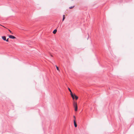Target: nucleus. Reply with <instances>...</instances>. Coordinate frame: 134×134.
I'll list each match as a JSON object with an SVG mask.
<instances>
[{
  "label": "nucleus",
  "mask_w": 134,
  "mask_h": 134,
  "mask_svg": "<svg viewBox=\"0 0 134 134\" xmlns=\"http://www.w3.org/2000/svg\"><path fill=\"white\" fill-rule=\"evenodd\" d=\"M73 105L74 107L75 108V111H77V103L75 102H74L73 103Z\"/></svg>",
  "instance_id": "obj_1"
},
{
  "label": "nucleus",
  "mask_w": 134,
  "mask_h": 134,
  "mask_svg": "<svg viewBox=\"0 0 134 134\" xmlns=\"http://www.w3.org/2000/svg\"><path fill=\"white\" fill-rule=\"evenodd\" d=\"M73 95H74V97H75V98L76 100H77L78 99V97L77 96H76L75 94H73Z\"/></svg>",
  "instance_id": "obj_6"
},
{
  "label": "nucleus",
  "mask_w": 134,
  "mask_h": 134,
  "mask_svg": "<svg viewBox=\"0 0 134 134\" xmlns=\"http://www.w3.org/2000/svg\"><path fill=\"white\" fill-rule=\"evenodd\" d=\"M68 89L70 92V94L71 95V96L72 98L73 99H74V95L73 94H72V92L71 90L70 89V88H68Z\"/></svg>",
  "instance_id": "obj_2"
},
{
  "label": "nucleus",
  "mask_w": 134,
  "mask_h": 134,
  "mask_svg": "<svg viewBox=\"0 0 134 134\" xmlns=\"http://www.w3.org/2000/svg\"><path fill=\"white\" fill-rule=\"evenodd\" d=\"M2 38L4 40H6V38L5 36H2Z\"/></svg>",
  "instance_id": "obj_5"
},
{
  "label": "nucleus",
  "mask_w": 134,
  "mask_h": 134,
  "mask_svg": "<svg viewBox=\"0 0 134 134\" xmlns=\"http://www.w3.org/2000/svg\"><path fill=\"white\" fill-rule=\"evenodd\" d=\"M74 7V6H72L69 7V9H71L73 8Z\"/></svg>",
  "instance_id": "obj_9"
},
{
  "label": "nucleus",
  "mask_w": 134,
  "mask_h": 134,
  "mask_svg": "<svg viewBox=\"0 0 134 134\" xmlns=\"http://www.w3.org/2000/svg\"><path fill=\"white\" fill-rule=\"evenodd\" d=\"M8 39H9V38H8L7 40L6 39V40H5V41H6L7 42H8L9 41Z\"/></svg>",
  "instance_id": "obj_12"
},
{
  "label": "nucleus",
  "mask_w": 134,
  "mask_h": 134,
  "mask_svg": "<svg viewBox=\"0 0 134 134\" xmlns=\"http://www.w3.org/2000/svg\"><path fill=\"white\" fill-rule=\"evenodd\" d=\"M9 38L12 39H14L16 38V37H15L12 35H9Z\"/></svg>",
  "instance_id": "obj_3"
},
{
  "label": "nucleus",
  "mask_w": 134,
  "mask_h": 134,
  "mask_svg": "<svg viewBox=\"0 0 134 134\" xmlns=\"http://www.w3.org/2000/svg\"><path fill=\"white\" fill-rule=\"evenodd\" d=\"M73 117H74V120H75L76 118H75V116H73Z\"/></svg>",
  "instance_id": "obj_13"
},
{
  "label": "nucleus",
  "mask_w": 134,
  "mask_h": 134,
  "mask_svg": "<svg viewBox=\"0 0 134 134\" xmlns=\"http://www.w3.org/2000/svg\"><path fill=\"white\" fill-rule=\"evenodd\" d=\"M74 122L75 126V127H76L77 126V125L76 123V121L75 120H74Z\"/></svg>",
  "instance_id": "obj_4"
},
{
  "label": "nucleus",
  "mask_w": 134,
  "mask_h": 134,
  "mask_svg": "<svg viewBox=\"0 0 134 134\" xmlns=\"http://www.w3.org/2000/svg\"><path fill=\"white\" fill-rule=\"evenodd\" d=\"M56 68H57V70H58V71H59V68H58V67H57L56 65Z\"/></svg>",
  "instance_id": "obj_11"
},
{
  "label": "nucleus",
  "mask_w": 134,
  "mask_h": 134,
  "mask_svg": "<svg viewBox=\"0 0 134 134\" xmlns=\"http://www.w3.org/2000/svg\"><path fill=\"white\" fill-rule=\"evenodd\" d=\"M65 15H63V19H62L63 21L65 19Z\"/></svg>",
  "instance_id": "obj_8"
},
{
  "label": "nucleus",
  "mask_w": 134,
  "mask_h": 134,
  "mask_svg": "<svg viewBox=\"0 0 134 134\" xmlns=\"http://www.w3.org/2000/svg\"><path fill=\"white\" fill-rule=\"evenodd\" d=\"M8 31L10 32L11 33V34H13V33L9 29H8Z\"/></svg>",
  "instance_id": "obj_10"
},
{
  "label": "nucleus",
  "mask_w": 134,
  "mask_h": 134,
  "mask_svg": "<svg viewBox=\"0 0 134 134\" xmlns=\"http://www.w3.org/2000/svg\"><path fill=\"white\" fill-rule=\"evenodd\" d=\"M57 32V30L56 29H55L53 31V33L54 34H55Z\"/></svg>",
  "instance_id": "obj_7"
}]
</instances>
